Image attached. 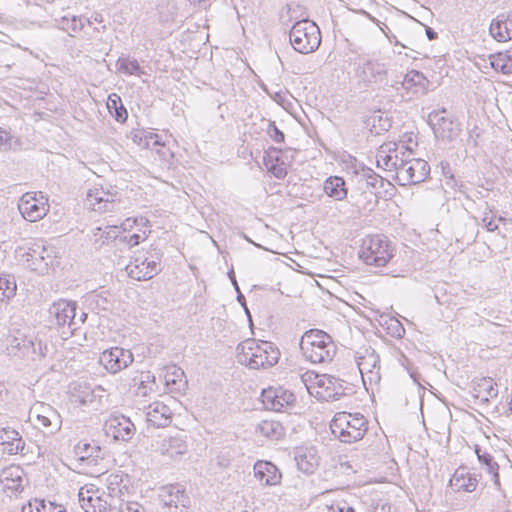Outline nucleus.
Listing matches in <instances>:
<instances>
[{"label": "nucleus", "mask_w": 512, "mask_h": 512, "mask_svg": "<svg viewBox=\"0 0 512 512\" xmlns=\"http://www.w3.org/2000/svg\"><path fill=\"white\" fill-rule=\"evenodd\" d=\"M279 357V349L269 341L247 339L237 346V361L250 369L270 368Z\"/></svg>", "instance_id": "f257e3e1"}, {"label": "nucleus", "mask_w": 512, "mask_h": 512, "mask_svg": "<svg viewBox=\"0 0 512 512\" xmlns=\"http://www.w3.org/2000/svg\"><path fill=\"white\" fill-rule=\"evenodd\" d=\"M300 349L304 357L312 363L331 362L336 354L337 346L332 337L318 329L306 331L300 341Z\"/></svg>", "instance_id": "f03ea898"}, {"label": "nucleus", "mask_w": 512, "mask_h": 512, "mask_svg": "<svg viewBox=\"0 0 512 512\" xmlns=\"http://www.w3.org/2000/svg\"><path fill=\"white\" fill-rule=\"evenodd\" d=\"M332 434L343 443L361 440L368 430V422L362 414L338 412L330 422Z\"/></svg>", "instance_id": "7ed1b4c3"}, {"label": "nucleus", "mask_w": 512, "mask_h": 512, "mask_svg": "<svg viewBox=\"0 0 512 512\" xmlns=\"http://www.w3.org/2000/svg\"><path fill=\"white\" fill-rule=\"evenodd\" d=\"M391 242L384 235H369L362 240L359 257L366 265L384 267L393 258Z\"/></svg>", "instance_id": "20e7f679"}, {"label": "nucleus", "mask_w": 512, "mask_h": 512, "mask_svg": "<svg viewBox=\"0 0 512 512\" xmlns=\"http://www.w3.org/2000/svg\"><path fill=\"white\" fill-rule=\"evenodd\" d=\"M289 40L294 50L299 53L314 52L321 43L320 29L311 20L297 21L289 32Z\"/></svg>", "instance_id": "39448f33"}, {"label": "nucleus", "mask_w": 512, "mask_h": 512, "mask_svg": "<svg viewBox=\"0 0 512 512\" xmlns=\"http://www.w3.org/2000/svg\"><path fill=\"white\" fill-rule=\"evenodd\" d=\"M77 305L75 302L68 300H59L54 302L49 308V315L54 319L55 324L62 327V334L72 336L85 322L87 315L80 312L77 316Z\"/></svg>", "instance_id": "423d86ee"}, {"label": "nucleus", "mask_w": 512, "mask_h": 512, "mask_svg": "<svg viewBox=\"0 0 512 512\" xmlns=\"http://www.w3.org/2000/svg\"><path fill=\"white\" fill-rule=\"evenodd\" d=\"M407 154L398 164L396 181L399 185H412L423 182L430 173V166L427 161L420 158H411L412 150L406 149Z\"/></svg>", "instance_id": "0eeeda50"}, {"label": "nucleus", "mask_w": 512, "mask_h": 512, "mask_svg": "<svg viewBox=\"0 0 512 512\" xmlns=\"http://www.w3.org/2000/svg\"><path fill=\"white\" fill-rule=\"evenodd\" d=\"M152 451L170 459H176L188 451L187 436L184 431L158 436L151 443Z\"/></svg>", "instance_id": "6e6552de"}, {"label": "nucleus", "mask_w": 512, "mask_h": 512, "mask_svg": "<svg viewBox=\"0 0 512 512\" xmlns=\"http://www.w3.org/2000/svg\"><path fill=\"white\" fill-rule=\"evenodd\" d=\"M79 503L85 512H112L115 510V498L108 494L105 498L99 494V489L93 485L80 488Z\"/></svg>", "instance_id": "1a4fd4ad"}, {"label": "nucleus", "mask_w": 512, "mask_h": 512, "mask_svg": "<svg viewBox=\"0 0 512 512\" xmlns=\"http://www.w3.org/2000/svg\"><path fill=\"white\" fill-rule=\"evenodd\" d=\"M18 209L25 220L36 222L48 213V198L42 192H27L20 198Z\"/></svg>", "instance_id": "9d476101"}, {"label": "nucleus", "mask_w": 512, "mask_h": 512, "mask_svg": "<svg viewBox=\"0 0 512 512\" xmlns=\"http://www.w3.org/2000/svg\"><path fill=\"white\" fill-rule=\"evenodd\" d=\"M53 253L52 248L36 243L26 253L27 266L40 274L48 273L49 269L58 263Z\"/></svg>", "instance_id": "9b49d317"}, {"label": "nucleus", "mask_w": 512, "mask_h": 512, "mask_svg": "<svg viewBox=\"0 0 512 512\" xmlns=\"http://www.w3.org/2000/svg\"><path fill=\"white\" fill-rule=\"evenodd\" d=\"M58 26L72 37L81 36L91 39L98 32L94 23L85 16H63L58 20Z\"/></svg>", "instance_id": "f8f14e48"}, {"label": "nucleus", "mask_w": 512, "mask_h": 512, "mask_svg": "<svg viewBox=\"0 0 512 512\" xmlns=\"http://www.w3.org/2000/svg\"><path fill=\"white\" fill-rule=\"evenodd\" d=\"M126 271L131 278L138 281L151 279L160 271V258L153 255L136 257L126 266Z\"/></svg>", "instance_id": "ddd939ff"}, {"label": "nucleus", "mask_w": 512, "mask_h": 512, "mask_svg": "<svg viewBox=\"0 0 512 512\" xmlns=\"http://www.w3.org/2000/svg\"><path fill=\"white\" fill-rule=\"evenodd\" d=\"M355 73L364 84H379L386 80L387 68L378 60L365 59L357 64Z\"/></svg>", "instance_id": "4468645a"}, {"label": "nucleus", "mask_w": 512, "mask_h": 512, "mask_svg": "<svg viewBox=\"0 0 512 512\" xmlns=\"http://www.w3.org/2000/svg\"><path fill=\"white\" fill-rule=\"evenodd\" d=\"M133 354L130 350L112 347L105 350L100 355V363L103 364L105 369L110 373H118L122 369H125L133 362Z\"/></svg>", "instance_id": "2eb2a0df"}, {"label": "nucleus", "mask_w": 512, "mask_h": 512, "mask_svg": "<svg viewBox=\"0 0 512 512\" xmlns=\"http://www.w3.org/2000/svg\"><path fill=\"white\" fill-rule=\"evenodd\" d=\"M116 196V192L105 190L102 186H94L88 190L85 204L89 209L101 213L113 211L116 206Z\"/></svg>", "instance_id": "dca6fc26"}, {"label": "nucleus", "mask_w": 512, "mask_h": 512, "mask_svg": "<svg viewBox=\"0 0 512 512\" xmlns=\"http://www.w3.org/2000/svg\"><path fill=\"white\" fill-rule=\"evenodd\" d=\"M176 401L172 397L168 398V402L155 401L146 407V420L154 427H167L172 422L173 410L171 404Z\"/></svg>", "instance_id": "f3484780"}, {"label": "nucleus", "mask_w": 512, "mask_h": 512, "mask_svg": "<svg viewBox=\"0 0 512 512\" xmlns=\"http://www.w3.org/2000/svg\"><path fill=\"white\" fill-rule=\"evenodd\" d=\"M135 430V425L124 415L111 416L104 423L105 434L117 441L130 440Z\"/></svg>", "instance_id": "a211bd4d"}, {"label": "nucleus", "mask_w": 512, "mask_h": 512, "mask_svg": "<svg viewBox=\"0 0 512 512\" xmlns=\"http://www.w3.org/2000/svg\"><path fill=\"white\" fill-rule=\"evenodd\" d=\"M261 397L266 409L276 412L282 411L285 407L292 406L296 401L295 395L283 387L264 389Z\"/></svg>", "instance_id": "6ab92c4d"}, {"label": "nucleus", "mask_w": 512, "mask_h": 512, "mask_svg": "<svg viewBox=\"0 0 512 512\" xmlns=\"http://www.w3.org/2000/svg\"><path fill=\"white\" fill-rule=\"evenodd\" d=\"M356 362L364 382L365 377L370 382H377L380 379V359L374 349L365 348L363 351L357 352Z\"/></svg>", "instance_id": "aec40b11"}, {"label": "nucleus", "mask_w": 512, "mask_h": 512, "mask_svg": "<svg viewBox=\"0 0 512 512\" xmlns=\"http://www.w3.org/2000/svg\"><path fill=\"white\" fill-rule=\"evenodd\" d=\"M318 387L317 395L324 401L339 400L341 396L345 395L344 381L332 375L324 374L317 376Z\"/></svg>", "instance_id": "412c9836"}, {"label": "nucleus", "mask_w": 512, "mask_h": 512, "mask_svg": "<svg viewBox=\"0 0 512 512\" xmlns=\"http://www.w3.org/2000/svg\"><path fill=\"white\" fill-rule=\"evenodd\" d=\"M407 148L408 147L401 145L395 147V149L392 151L390 147L385 149L384 146H381L376 154L377 167L387 171H395L397 174L399 167L398 164L400 160L406 156Z\"/></svg>", "instance_id": "4be33fe9"}, {"label": "nucleus", "mask_w": 512, "mask_h": 512, "mask_svg": "<svg viewBox=\"0 0 512 512\" xmlns=\"http://www.w3.org/2000/svg\"><path fill=\"white\" fill-rule=\"evenodd\" d=\"M429 123L433 128L435 136L443 140L450 141L460 132L458 123L441 116L437 112H433L429 115Z\"/></svg>", "instance_id": "5701e85b"}, {"label": "nucleus", "mask_w": 512, "mask_h": 512, "mask_svg": "<svg viewBox=\"0 0 512 512\" xmlns=\"http://www.w3.org/2000/svg\"><path fill=\"white\" fill-rule=\"evenodd\" d=\"M489 34L498 42H507L512 39V12L500 13L492 19Z\"/></svg>", "instance_id": "b1692460"}, {"label": "nucleus", "mask_w": 512, "mask_h": 512, "mask_svg": "<svg viewBox=\"0 0 512 512\" xmlns=\"http://www.w3.org/2000/svg\"><path fill=\"white\" fill-rule=\"evenodd\" d=\"M253 470L255 478L264 485L275 486L281 481L279 469L269 461H257Z\"/></svg>", "instance_id": "393cba45"}, {"label": "nucleus", "mask_w": 512, "mask_h": 512, "mask_svg": "<svg viewBox=\"0 0 512 512\" xmlns=\"http://www.w3.org/2000/svg\"><path fill=\"white\" fill-rule=\"evenodd\" d=\"M0 481L6 490H10L12 492H20L24 488V472L19 466L16 465L6 467L2 470Z\"/></svg>", "instance_id": "a878e982"}, {"label": "nucleus", "mask_w": 512, "mask_h": 512, "mask_svg": "<svg viewBox=\"0 0 512 512\" xmlns=\"http://www.w3.org/2000/svg\"><path fill=\"white\" fill-rule=\"evenodd\" d=\"M0 440L4 446V451L10 455H15L24 450L25 442L19 432L10 427H4L0 430Z\"/></svg>", "instance_id": "bb28decb"}, {"label": "nucleus", "mask_w": 512, "mask_h": 512, "mask_svg": "<svg viewBox=\"0 0 512 512\" xmlns=\"http://www.w3.org/2000/svg\"><path fill=\"white\" fill-rule=\"evenodd\" d=\"M60 416L51 406H41V412L36 415L35 425L42 427L45 432L54 433L60 429Z\"/></svg>", "instance_id": "cd10ccee"}, {"label": "nucleus", "mask_w": 512, "mask_h": 512, "mask_svg": "<svg viewBox=\"0 0 512 512\" xmlns=\"http://www.w3.org/2000/svg\"><path fill=\"white\" fill-rule=\"evenodd\" d=\"M449 484L456 491L473 492L477 487V479L466 468L460 467L452 475Z\"/></svg>", "instance_id": "c85d7f7f"}, {"label": "nucleus", "mask_w": 512, "mask_h": 512, "mask_svg": "<svg viewBox=\"0 0 512 512\" xmlns=\"http://www.w3.org/2000/svg\"><path fill=\"white\" fill-rule=\"evenodd\" d=\"M162 506H171L172 504L189 503V497L185 494L180 485H167L160 489L159 493Z\"/></svg>", "instance_id": "c756f323"}, {"label": "nucleus", "mask_w": 512, "mask_h": 512, "mask_svg": "<svg viewBox=\"0 0 512 512\" xmlns=\"http://www.w3.org/2000/svg\"><path fill=\"white\" fill-rule=\"evenodd\" d=\"M323 190L328 197L335 201H343L348 195L346 182L339 176L328 177L323 183Z\"/></svg>", "instance_id": "7c9ffc66"}, {"label": "nucleus", "mask_w": 512, "mask_h": 512, "mask_svg": "<svg viewBox=\"0 0 512 512\" xmlns=\"http://www.w3.org/2000/svg\"><path fill=\"white\" fill-rule=\"evenodd\" d=\"M472 395L480 401L488 402L490 398L497 397L498 389L495 387L492 378H482L473 385Z\"/></svg>", "instance_id": "2f4dec72"}, {"label": "nucleus", "mask_w": 512, "mask_h": 512, "mask_svg": "<svg viewBox=\"0 0 512 512\" xmlns=\"http://www.w3.org/2000/svg\"><path fill=\"white\" fill-rule=\"evenodd\" d=\"M295 461L298 469L306 474H312L319 465V458L313 449L298 451Z\"/></svg>", "instance_id": "473e14b6"}, {"label": "nucleus", "mask_w": 512, "mask_h": 512, "mask_svg": "<svg viewBox=\"0 0 512 512\" xmlns=\"http://www.w3.org/2000/svg\"><path fill=\"white\" fill-rule=\"evenodd\" d=\"M507 219L502 216H497L496 211L490 208L488 203H485V208L483 211V215L481 218L482 226L488 232H497L499 235L501 234L500 224L505 225Z\"/></svg>", "instance_id": "72a5a7b5"}, {"label": "nucleus", "mask_w": 512, "mask_h": 512, "mask_svg": "<svg viewBox=\"0 0 512 512\" xmlns=\"http://www.w3.org/2000/svg\"><path fill=\"white\" fill-rule=\"evenodd\" d=\"M475 453L480 463L486 466V470L492 476V481L494 485L499 488L500 487V477H499V466L494 461L492 455L485 450H482L478 445L475 446Z\"/></svg>", "instance_id": "f704fd0d"}, {"label": "nucleus", "mask_w": 512, "mask_h": 512, "mask_svg": "<svg viewBox=\"0 0 512 512\" xmlns=\"http://www.w3.org/2000/svg\"><path fill=\"white\" fill-rule=\"evenodd\" d=\"M492 68L503 74H512V49L490 55Z\"/></svg>", "instance_id": "c9c22d12"}, {"label": "nucleus", "mask_w": 512, "mask_h": 512, "mask_svg": "<svg viewBox=\"0 0 512 512\" xmlns=\"http://www.w3.org/2000/svg\"><path fill=\"white\" fill-rule=\"evenodd\" d=\"M107 108L116 121L124 123L127 120L128 113L119 95L112 93L108 96Z\"/></svg>", "instance_id": "e433bc0d"}, {"label": "nucleus", "mask_w": 512, "mask_h": 512, "mask_svg": "<svg viewBox=\"0 0 512 512\" xmlns=\"http://www.w3.org/2000/svg\"><path fill=\"white\" fill-rule=\"evenodd\" d=\"M257 431L264 437L277 440L283 435V426L274 420H263L257 425Z\"/></svg>", "instance_id": "4c0bfd02"}, {"label": "nucleus", "mask_w": 512, "mask_h": 512, "mask_svg": "<svg viewBox=\"0 0 512 512\" xmlns=\"http://www.w3.org/2000/svg\"><path fill=\"white\" fill-rule=\"evenodd\" d=\"M115 67L118 73L125 75L141 76L144 73L138 61L129 57H120L116 61Z\"/></svg>", "instance_id": "58836bf2"}, {"label": "nucleus", "mask_w": 512, "mask_h": 512, "mask_svg": "<svg viewBox=\"0 0 512 512\" xmlns=\"http://www.w3.org/2000/svg\"><path fill=\"white\" fill-rule=\"evenodd\" d=\"M165 381L167 385L176 386L175 389L180 391L187 386V380L185 379L184 371L175 365L168 368L165 375Z\"/></svg>", "instance_id": "ea45409f"}, {"label": "nucleus", "mask_w": 512, "mask_h": 512, "mask_svg": "<svg viewBox=\"0 0 512 512\" xmlns=\"http://www.w3.org/2000/svg\"><path fill=\"white\" fill-rule=\"evenodd\" d=\"M428 85V80L419 71L412 70L408 72L404 78L403 86L406 89H410L413 86L418 87L420 90H425Z\"/></svg>", "instance_id": "a19ab883"}, {"label": "nucleus", "mask_w": 512, "mask_h": 512, "mask_svg": "<svg viewBox=\"0 0 512 512\" xmlns=\"http://www.w3.org/2000/svg\"><path fill=\"white\" fill-rule=\"evenodd\" d=\"M119 233V228L116 225L107 226L105 229L101 227H97L94 231L95 241H101V244H105L106 242L116 239Z\"/></svg>", "instance_id": "79ce46f5"}, {"label": "nucleus", "mask_w": 512, "mask_h": 512, "mask_svg": "<svg viewBox=\"0 0 512 512\" xmlns=\"http://www.w3.org/2000/svg\"><path fill=\"white\" fill-rule=\"evenodd\" d=\"M27 343L31 344V357L33 360L41 359L46 356L48 348L41 340L36 337H30Z\"/></svg>", "instance_id": "37998d69"}, {"label": "nucleus", "mask_w": 512, "mask_h": 512, "mask_svg": "<svg viewBox=\"0 0 512 512\" xmlns=\"http://www.w3.org/2000/svg\"><path fill=\"white\" fill-rule=\"evenodd\" d=\"M16 288L14 280L0 277V300L13 297L16 293Z\"/></svg>", "instance_id": "c03bdc74"}, {"label": "nucleus", "mask_w": 512, "mask_h": 512, "mask_svg": "<svg viewBox=\"0 0 512 512\" xmlns=\"http://www.w3.org/2000/svg\"><path fill=\"white\" fill-rule=\"evenodd\" d=\"M112 512H145L144 507L136 501L121 502L119 507L115 506V510Z\"/></svg>", "instance_id": "a18cd8bd"}, {"label": "nucleus", "mask_w": 512, "mask_h": 512, "mask_svg": "<svg viewBox=\"0 0 512 512\" xmlns=\"http://www.w3.org/2000/svg\"><path fill=\"white\" fill-rule=\"evenodd\" d=\"M326 512H355V509L346 501H337L327 506Z\"/></svg>", "instance_id": "49530a36"}, {"label": "nucleus", "mask_w": 512, "mask_h": 512, "mask_svg": "<svg viewBox=\"0 0 512 512\" xmlns=\"http://www.w3.org/2000/svg\"><path fill=\"white\" fill-rule=\"evenodd\" d=\"M46 506L47 504L43 500H35L23 505L21 512H46Z\"/></svg>", "instance_id": "de8ad7c7"}, {"label": "nucleus", "mask_w": 512, "mask_h": 512, "mask_svg": "<svg viewBox=\"0 0 512 512\" xmlns=\"http://www.w3.org/2000/svg\"><path fill=\"white\" fill-rule=\"evenodd\" d=\"M268 171L278 179H283L287 175L286 167L283 162H279L278 157H276L275 165L268 166Z\"/></svg>", "instance_id": "09e8293b"}, {"label": "nucleus", "mask_w": 512, "mask_h": 512, "mask_svg": "<svg viewBox=\"0 0 512 512\" xmlns=\"http://www.w3.org/2000/svg\"><path fill=\"white\" fill-rule=\"evenodd\" d=\"M122 482V476L119 474H110L106 478L107 488L110 491L109 494L112 495L118 488V491L121 492V489L119 488L120 484Z\"/></svg>", "instance_id": "8fccbe9b"}, {"label": "nucleus", "mask_w": 512, "mask_h": 512, "mask_svg": "<svg viewBox=\"0 0 512 512\" xmlns=\"http://www.w3.org/2000/svg\"><path fill=\"white\" fill-rule=\"evenodd\" d=\"M267 133L270 138L276 143H280L284 141V133L280 131L275 123H270L267 129Z\"/></svg>", "instance_id": "3c124183"}, {"label": "nucleus", "mask_w": 512, "mask_h": 512, "mask_svg": "<svg viewBox=\"0 0 512 512\" xmlns=\"http://www.w3.org/2000/svg\"><path fill=\"white\" fill-rule=\"evenodd\" d=\"M73 402L78 403L79 405H87L89 403H92L94 400V395L91 391L83 392L82 394H74L73 395Z\"/></svg>", "instance_id": "603ef678"}, {"label": "nucleus", "mask_w": 512, "mask_h": 512, "mask_svg": "<svg viewBox=\"0 0 512 512\" xmlns=\"http://www.w3.org/2000/svg\"><path fill=\"white\" fill-rule=\"evenodd\" d=\"M389 328L392 329V335L394 337L401 338L405 333L403 325L396 319L391 320V326Z\"/></svg>", "instance_id": "864d4df0"}, {"label": "nucleus", "mask_w": 512, "mask_h": 512, "mask_svg": "<svg viewBox=\"0 0 512 512\" xmlns=\"http://www.w3.org/2000/svg\"><path fill=\"white\" fill-rule=\"evenodd\" d=\"M189 503L172 504L171 506H162L161 512H187Z\"/></svg>", "instance_id": "5fc2aeb1"}, {"label": "nucleus", "mask_w": 512, "mask_h": 512, "mask_svg": "<svg viewBox=\"0 0 512 512\" xmlns=\"http://www.w3.org/2000/svg\"><path fill=\"white\" fill-rule=\"evenodd\" d=\"M122 240L125 243H127V245L129 247H134V246H137L141 242L142 238L139 234H132L130 236L123 237Z\"/></svg>", "instance_id": "6e6d98bb"}, {"label": "nucleus", "mask_w": 512, "mask_h": 512, "mask_svg": "<svg viewBox=\"0 0 512 512\" xmlns=\"http://www.w3.org/2000/svg\"><path fill=\"white\" fill-rule=\"evenodd\" d=\"M372 512H395V509L389 503H377Z\"/></svg>", "instance_id": "4d7b16f0"}, {"label": "nucleus", "mask_w": 512, "mask_h": 512, "mask_svg": "<svg viewBox=\"0 0 512 512\" xmlns=\"http://www.w3.org/2000/svg\"><path fill=\"white\" fill-rule=\"evenodd\" d=\"M11 136L9 132L0 128V149L5 148L9 145Z\"/></svg>", "instance_id": "13d9d810"}, {"label": "nucleus", "mask_w": 512, "mask_h": 512, "mask_svg": "<svg viewBox=\"0 0 512 512\" xmlns=\"http://www.w3.org/2000/svg\"><path fill=\"white\" fill-rule=\"evenodd\" d=\"M364 175L368 179L367 184L372 186V187H375L376 186V182L378 181V178H377V175L373 172V170L367 169V171H366V173Z\"/></svg>", "instance_id": "bf43d9fd"}, {"label": "nucleus", "mask_w": 512, "mask_h": 512, "mask_svg": "<svg viewBox=\"0 0 512 512\" xmlns=\"http://www.w3.org/2000/svg\"><path fill=\"white\" fill-rule=\"evenodd\" d=\"M146 140H147V145H150V143L153 145V146H160L162 145V143L160 142L159 140V136L157 134H150L149 136H146Z\"/></svg>", "instance_id": "052dcab7"}, {"label": "nucleus", "mask_w": 512, "mask_h": 512, "mask_svg": "<svg viewBox=\"0 0 512 512\" xmlns=\"http://www.w3.org/2000/svg\"><path fill=\"white\" fill-rule=\"evenodd\" d=\"M46 512H66L62 506L49 502L46 506Z\"/></svg>", "instance_id": "680f3d73"}, {"label": "nucleus", "mask_w": 512, "mask_h": 512, "mask_svg": "<svg viewBox=\"0 0 512 512\" xmlns=\"http://www.w3.org/2000/svg\"><path fill=\"white\" fill-rule=\"evenodd\" d=\"M263 163L266 169L268 170V166L276 164V158L273 159L270 153H266L263 157Z\"/></svg>", "instance_id": "e2e57ef3"}, {"label": "nucleus", "mask_w": 512, "mask_h": 512, "mask_svg": "<svg viewBox=\"0 0 512 512\" xmlns=\"http://www.w3.org/2000/svg\"><path fill=\"white\" fill-rule=\"evenodd\" d=\"M149 223V220L145 217H139L133 220V224L143 227L149 226Z\"/></svg>", "instance_id": "0e129e2a"}, {"label": "nucleus", "mask_w": 512, "mask_h": 512, "mask_svg": "<svg viewBox=\"0 0 512 512\" xmlns=\"http://www.w3.org/2000/svg\"><path fill=\"white\" fill-rule=\"evenodd\" d=\"M362 13H363V14H364L368 19H370L372 22L376 23V24L380 27V29L383 31V33H384V34H386V32H385L384 28L380 25V22H379L376 18H374L371 14H369V13H368V12H366V11H362Z\"/></svg>", "instance_id": "69168bd1"}, {"label": "nucleus", "mask_w": 512, "mask_h": 512, "mask_svg": "<svg viewBox=\"0 0 512 512\" xmlns=\"http://www.w3.org/2000/svg\"><path fill=\"white\" fill-rule=\"evenodd\" d=\"M426 35L429 40L437 38V33L431 27H426Z\"/></svg>", "instance_id": "338daca9"}, {"label": "nucleus", "mask_w": 512, "mask_h": 512, "mask_svg": "<svg viewBox=\"0 0 512 512\" xmlns=\"http://www.w3.org/2000/svg\"><path fill=\"white\" fill-rule=\"evenodd\" d=\"M144 382H145V380L141 379L140 386L137 389V394H141L143 396H145L147 394L146 386L144 385Z\"/></svg>", "instance_id": "774afa93"}]
</instances>
